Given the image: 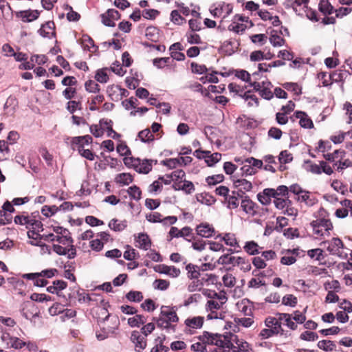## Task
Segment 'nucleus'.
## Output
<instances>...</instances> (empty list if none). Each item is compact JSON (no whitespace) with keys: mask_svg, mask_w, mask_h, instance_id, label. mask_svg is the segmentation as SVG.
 I'll use <instances>...</instances> for the list:
<instances>
[{"mask_svg":"<svg viewBox=\"0 0 352 352\" xmlns=\"http://www.w3.org/2000/svg\"><path fill=\"white\" fill-rule=\"evenodd\" d=\"M314 233L318 236H323L324 233L329 235V230L333 229V225L329 219L320 218L311 222Z\"/></svg>","mask_w":352,"mask_h":352,"instance_id":"obj_1","label":"nucleus"},{"mask_svg":"<svg viewBox=\"0 0 352 352\" xmlns=\"http://www.w3.org/2000/svg\"><path fill=\"white\" fill-rule=\"evenodd\" d=\"M232 8L231 4L221 2L217 5H212L210 8V12L214 18L219 17L223 12H226V14L223 16V19H226L232 13Z\"/></svg>","mask_w":352,"mask_h":352,"instance_id":"obj_2","label":"nucleus"},{"mask_svg":"<svg viewBox=\"0 0 352 352\" xmlns=\"http://www.w3.org/2000/svg\"><path fill=\"white\" fill-rule=\"evenodd\" d=\"M323 244L330 254L342 256L341 250L344 248V244L340 238H333L330 241L323 242Z\"/></svg>","mask_w":352,"mask_h":352,"instance_id":"obj_3","label":"nucleus"},{"mask_svg":"<svg viewBox=\"0 0 352 352\" xmlns=\"http://www.w3.org/2000/svg\"><path fill=\"white\" fill-rule=\"evenodd\" d=\"M93 138L89 135L74 137L71 140L72 148L73 150H77L80 153L81 150L85 149V146L91 144Z\"/></svg>","mask_w":352,"mask_h":352,"instance_id":"obj_4","label":"nucleus"},{"mask_svg":"<svg viewBox=\"0 0 352 352\" xmlns=\"http://www.w3.org/2000/svg\"><path fill=\"white\" fill-rule=\"evenodd\" d=\"M120 16L119 12L115 9H109L105 13L100 14L102 23L108 27H115L114 21L120 19Z\"/></svg>","mask_w":352,"mask_h":352,"instance_id":"obj_5","label":"nucleus"},{"mask_svg":"<svg viewBox=\"0 0 352 352\" xmlns=\"http://www.w3.org/2000/svg\"><path fill=\"white\" fill-rule=\"evenodd\" d=\"M68 248L63 247L58 244L53 245V250L58 255L67 256V258L72 259L76 256V249L73 243H67Z\"/></svg>","mask_w":352,"mask_h":352,"instance_id":"obj_6","label":"nucleus"},{"mask_svg":"<svg viewBox=\"0 0 352 352\" xmlns=\"http://www.w3.org/2000/svg\"><path fill=\"white\" fill-rule=\"evenodd\" d=\"M53 230L56 234H61V236L56 237V241L65 245L67 243H74V240L71 236V233L67 229L61 226H54L53 227Z\"/></svg>","mask_w":352,"mask_h":352,"instance_id":"obj_7","label":"nucleus"},{"mask_svg":"<svg viewBox=\"0 0 352 352\" xmlns=\"http://www.w3.org/2000/svg\"><path fill=\"white\" fill-rule=\"evenodd\" d=\"M131 340L134 343L135 350L138 352H140L146 346V337L142 336L138 331H133L131 333Z\"/></svg>","mask_w":352,"mask_h":352,"instance_id":"obj_8","label":"nucleus"},{"mask_svg":"<svg viewBox=\"0 0 352 352\" xmlns=\"http://www.w3.org/2000/svg\"><path fill=\"white\" fill-rule=\"evenodd\" d=\"M275 193L274 188H265L257 194V199L262 205L267 206L270 204L272 198H275Z\"/></svg>","mask_w":352,"mask_h":352,"instance_id":"obj_9","label":"nucleus"},{"mask_svg":"<svg viewBox=\"0 0 352 352\" xmlns=\"http://www.w3.org/2000/svg\"><path fill=\"white\" fill-rule=\"evenodd\" d=\"M294 117L300 119L299 124L301 127L305 129H311L314 127L312 120L308 117L305 112L296 111L293 116L290 118L292 121H294Z\"/></svg>","mask_w":352,"mask_h":352,"instance_id":"obj_10","label":"nucleus"},{"mask_svg":"<svg viewBox=\"0 0 352 352\" xmlns=\"http://www.w3.org/2000/svg\"><path fill=\"white\" fill-rule=\"evenodd\" d=\"M157 162V160L138 159L137 165H135V170L139 173L148 174L152 170L153 163L155 164Z\"/></svg>","mask_w":352,"mask_h":352,"instance_id":"obj_11","label":"nucleus"},{"mask_svg":"<svg viewBox=\"0 0 352 352\" xmlns=\"http://www.w3.org/2000/svg\"><path fill=\"white\" fill-rule=\"evenodd\" d=\"M241 206L246 214L252 216L256 214V209L258 207L248 196H245L243 199H242Z\"/></svg>","mask_w":352,"mask_h":352,"instance_id":"obj_12","label":"nucleus"},{"mask_svg":"<svg viewBox=\"0 0 352 352\" xmlns=\"http://www.w3.org/2000/svg\"><path fill=\"white\" fill-rule=\"evenodd\" d=\"M36 307L32 302H26L23 304L21 309V315L27 320H31L32 318L37 317L38 313L36 311Z\"/></svg>","mask_w":352,"mask_h":352,"instance_id":"obj_13","label":"nucleus"},{"mask_svg":"<svg viewBox=\"0 0 352 352\" xmlns=\"http://www.w3.org/2000/svg\"><path fill=\"white\" fill-rule=\"evenodd\" d=\"M40 12L37 10H23L15 12L17 18H21L23 22H31L38 18Z\"/></svg>","mask_w":352,"mask_h":352,"instance_id":"obj_14","label":"nucleus"},{"mask_svg":"<svg viewBox=\"0 0 352 352\" xmlns=\"http://www.w3.org/2000/svg\"><path fill=\"white\" fill-rule=\"evenodd\" d=\"M196 232L198 235L204 238H210L214 234V228L208 223H201L196 227Z\"/></svg>","mask_w":352,"mask_h":352,"instance_id":"obj_15","label":"nucleus"},{"mask_svg":"<svg viewBox=\"0 0 352 352\" xmlns=\"http://www.w3.org/2000/svg\"><path fill=\"white\" fill-rule=\"evenodd\" d=\"M54 29V23L53 21H47L41 25V28L38 30V32L43 38H50V34L52 37H56Z\"/></svg>","mask_w":352,"mask_h":352,"instance_id":"obj_16","label":"nucleus"},{"mask_svg":"<svg viewBox=\"0 0 352 352\" xmlns=\"http://www.w3.org/2000/svg\"><path fill=\"white\" fill-rule=\"evenodd\" d=\"M244 262V258L238 256H230L229 254H226L219 257L218 263L221 265L232 264L234 265H239V263Z\"/></svg>","mask_w":352,"mask_h":352,"instance_id":"obj_17","label":"nucleus"},{"mask_svg":"<svg viewBox=\"0 0 352 352\" xmlns=\"http://www.w3.org/2000/svg\"><path fill=\"white\" fill-rule=\"evenodd\" d=\"M135 240L138 243L136 246L144 250H148L151 245V241L146 233H140Z\"/></svg>","mask_w":352,"mask_h":352,"instance_id":"obj_18","label":"nucleus"},{"mask_svg":"<svg viewBox=\"0 0 352 352\" xmlns=\"http://www.w3.org/2000/svg\"><path fill=\"white\" fill-rule=\"evenodd\" d=\"M159 270L155 268L156 272L161 274H167L171 277L177 278L180 274V270L175 267V266H168L166 265H161L158 266Z\"/></svg>","mask_w":352,"mask_h":352,"instance_id":"obj_19","label":"nucleus"},{"mask_svg":"<svg viewBox=\"0 0 352 352\" xmlns=\"http://www.w3.org/2000/svg\"><path fill=\"white\" fill-rule=\"evenodd\" d=\"M202 294L207 298H210V300L217 299L218 300L223 301H227L228 300L226 294L224 292L217 293L214 290L204 289L202 290Z\"/></svg>","mask_w":352,"mask_h":352,"instance_id":"obj_20","label":"nucleus"},{"mask_svg":"<svg viewBox=\"0 0 352 352\" xmlns=\"http://www.w3.org/2000/svg\"><path fill=\"white\" fill-rule=\"evenodd\" d=\"M239 310L246 316H251L253 314V306L251 302L247 299L242 300L237 303Z\"/></svg>","mask_w":352,"mask_h":352,"instance_id":"obj_21","label":"nucleus"},{"mask_svg":"<svg viewBox=\"0 0 352 352\" xmlns=\"http://www.w3.org/2000/svg\"><path fill=\"white\" fill-rule=\"evenodd\" d=\"M210 344L215 345L216 348L224 349L225 351H227V348L232 347V341L228 340L226 337L222 339L221 335L217 333V338L211 341Z\"/></svg>","mask_w":352,"mask_h":352,"instance_id":"obj_22","label":"nucleus"},{"mask_svg":"<svg viewBox=\"0 0 352 352\" xmlns=\"http://www.w3.org/2000/svg\"><path fill=\"white\" fill-rule=\"evenodd\" d=\"M265 324L267 327L272 329L276 328V331L280 333V335H283V329L281 327V322L276 319L275 317L269 316L265 320Z\"/></svg>","mask_w":352,"mask_h":352,"instance_id":"obj_23","label":"nucleus"},{"mask_svg":"<svg viewBox=\"0 0 352 352\" xmlns=\"http://www.w3.org/2000/svg\"><path fill=\"white\" fill-rule=\"evenodd\" d=\"M233 185L235 188H241L245 192H249L252 189V184L245 179H232Z\"/></svg>","mask_w":352,"mask_h":352,"instance_id":"obj_24","label":"nucleus"},{"mask_svg":"<svg viewBox=\"0 0 352 352\" xmlns=\"http://www.w3.org/2000/svg\"><path fill=\"white\" fill-rule=\"evenodd\" d=\"M160 316L163 318H166L172 322H177L179 320V318L176 312L171 310L168 307H162Z\"/></svg>","mask_w":352,"mask_h":352,"instance_id":"obj_25","label":"nucleus"},{"mask_svg":"<svg viewBox=\"0 0 352 352\" xmlns=\"http://www.w3.org/2000/svg\"><path fill=\"white\" fill-rule=\"evenodd\" d=\"M109 228L115 232H121L127 227L126 220L119 221L117 219H112L108 224Z\"/></svg>","mask_w":352,"mask_h":352,"instance_id":"obj_26","label":"nucleus"},{"mask_svg":"<svg viewBox=\"0 0 352 352\" xmlns=\"http://www.w3.org/2000/svg\"><path fill=\"white\" fill-rule=\"evenodd\" d=\"M302 195H300L297 197V201L305 202L308 206H312L317 203L318 200L315 197L310 195V192L304 190Z\"/></svg>","mask_w":352,"mask_h":352,"instance_id":"obj_27","label":"nucleus"},{"mask_svg":"<svg viewBox=\"0 0 352 352\" xmlns=\"http://www.w3.org/2000/svg\"><path fill=\"white\" fill-rule=\"evenodd\" d=\"M184 323L187 327L200 329L202 327L204 324V317L197 316L192 318H187Z\"/></svg>","mask_w":352,"mask_h":352,"instance_id":"obj_28","label":"nucleus"},{"mask_svg":"<svg viewBox=\"0 0 352 352\" xmlns=\"http://www.w3.org/2000/svg\"><path fill=\"white\" fill-rule=\"evenodd\" d=\"M244 250L250 255H256L260 253V250L263 248L260 247L257 243L254 241H248L245 243Z\"/></svg>","mask_w":352,"mask_h":352,"instance_id":"obj_29","label":"nucleus"},{"mask_svg":"<svg viewBox=\"0 0 352 352\" xmlns=\"http://www.w3.org/2000/svg\"><path fill=\"white\" fill-rule=\"evenodd\" d=\"M156 321L157 327L161 329H165L166 330H172L173 332L175 331V325L171 324L170 321L167 320L166 318L160 316L158 318H153Z\"/></svg>","mask_w":352,"mask_h":352,"instance_id":"obj_30","label":"nucleus"},{"mask_svg":"<svg viewBox=\"0 0 352 352\" xmlns=\"http://www.w3.org/2000/svg\"><path fill=\"white\" fill-rule=\"evenodd\" d=\"M318 10L324 15L331 14L336 10L329 0H320Z\"/></svg>","mask_w":352,"mask_h":352,"instance_id":"obj_31","label":"nucleus"},{"mask_svg":"<svg viewBox=\"0 0 352 352\" xmlns=\"http://www.w3.org/2000/svg\"><path fill=\"white\" fill-rule=\"evenodd\" d=\"M204 157H205V162L208 166H212L221 160V155L219 153L210 154V151H206Z\"/></svg>","mask_w":352,"mask_h":352,"instance_id":"obj_32","label":"nucleus"},{"mask_svg":"<svg viewBox=\"0 0 352 352\" xmlns=\"http://www.w3.org/2000/svg\"><path fill=\"white\" fill-rule=\"evenodd\" d=\"M188 277L190 279H198L200 276V268L196 265L189 263L186 266Z\"/></svg>","mask_w":352,"mask_h":352,"instance_id":"obj_33","label":"nucleus"},{"mask_svg":"<svg viewBox=\"0 0 352 352\" xmlns=\"http://www.w3.org/2000/svg\"><path fill=\"white\" fill-rule=\"evenodd\" d=\"M303 167L307 171L314 174L320 175L322 173L320 165L313 164L309 160H305Z\"/></svg>","mask_w":352,"mask_h":352,"instance_id":"obj_34","label":"nucleus"},{"mask_svg":"<svg viewBox=\"0 0 352 352\" xmlns=\"http://www.w3.org/2000/svg\"><path fill=\"white\" fill-rule=\"evenodd\" d=\"M146 322V318L143 315L136 314L134 317L128 319V324L131 327H139L140 324H144Z\"/></svg>","mask_w":352,"mask_h":352,"instance_id":"obj_35","label":"nucleus"},{"mask_svg":"<svg viewBox=\"0 0 352 352\" xmlns=\"http://www.w3.org/2000/svg\"><path fill=\"white\" fill-rule=\"evenodd\" d=\"M119 89V85H111L107 87V93L111 100L118 101L120 100L118 95Z\"/></svg>","mask_w":352,"mask_h":352,"instance_id":"obj_36","label":"nucleus"},{"mask_svg":"<svg viewBox=\"0 0 352 352\" xmlns=\"http://www.w3.org/2000/svg\"><path fill=\"white\" fill-rule=\"evenodd\" d=\"M318 347L324 351H333L336 348V344L331 340H322L318 342Z\"/></svg>","mask_w":352,"mask_h":352,"instance_id":"obj_37","label":"nucleus"},{"mask_svg":"<svg viewBox=\"0 0 352 352\" xmlns=\"http://www.w3.org/2000/svg\"><path fill=\"white\" fill-rule=\"evenodd\" d=\"M270 42L274 47H280L285 44V40L278 36L276 30H272L270 37Z\"/></svg>","mask_w":352,"mask_h":352,"instance_id":"obj_38","label":"nucleus"},{"mask_svg":"<svg viewBox=\"0 0 352 352\" xmlns=\"http://www.w3.org/2000/svg\"><path fill=\"white\" fill-rule=\"evenodd\" d=\"M138 138L142 142L149 143L154 140V135L151 132L150 129H145L138 133Z\"/></svg>","mask_w":352,"mask_h":352,"instance_id":"obj_39","label":"nucleus"},{"mask_svg":"<svg viewBox=\"0 0 352 352\" xmlns=\"http://www.w3.org/2000/svg\"><path fill=\"white\" fill-rule=\"evenodd\" d=\"M349 75V72L346 70H337L335 71L330 77L333 81L336 82H344V80Z\"/></svg>","mask_w":352,"mask_h":352,"instance_id":"obj_40","label":"nucleus"},{"mask_svg":"<svg viewBox=\"0 0 352 352\" xmlns=\"http://www.w3.org/2000/svg\"><path fill=\"white\" fill-rule=\"evenodd\" d=\"M226 201L228 203V208L230 209H235L238 208L239 205V201L238 197L236 196V192L232 191V195H229L226 197Z\"/></svg>","mask_w":352,"mask_h":352,"instance_id":"obj_41","label":"nucleus"},{"mask_svg":"<svg viewBox=\"0 0 352 352\" xmlns=\"http://www.w3.org/2000/svg\"><path fill=\"white\" fill-rule=\"evenodd\" d=\"M274 204L277 209L283 210L288 205H292V201L289 199L288 197L285 199L276 197V198L274 199Z\"/></svg>","mask_w":352,"mask_h":352,"instance_id":"obj_42","label":"nucleus"},{"mask_svg":"<svg viewBox=\"0 0 352 352\" xmlns=\"http://www.w3.org/2000/svg\"><path fill=\"white\" fill-rule=\"evenodd\" d=\"M197 199L199 202L210 206L215 202V199L208 193H201L197 195Z\"/></svg>","mask_w":352,"mask_h":352,"instance_id":"obj_43","label":"nucleus"},{"mask_svg":"<svg viewBox=\"0 0 352 352\" xmlns=\"http://www.w3.org/2000/svg\"><path fill=\"white\" fill-rule=\"evenodd\" d=\"M133 177L129 173H120L116 177V182L122 185H128L133 182Z\"/></svg>","mask_w":352,"mask_h":352,"instance_id":"obj_44","label":"nucleus"},{"mask_svg":"<svg viewBox=\"0 0 352 352\" xmlns=\"http://www.w3.org/2000/svg\"><path fill=\"white\" fill-rule=\"evenodd\" d=\"M222 241H223L227 245H229L230 247L239 248V243L234 234H225L224 236L222 237Z\"/></svg>","mask_w":352,"mask_h":352,"instance_id":"obj_45","label":"nucleus"},{"mask_svg":"<svg viewBox=\"0 0 352 352\" xmlns=\"http://www.w3.org/2000/svg\"><path fill=\"white\" fill-rule=\"evenodd\" d=\"M226 301L218 300L217 299L209 300L207 302L206 309L207 311H212L214 309H219L221 308Z\"/></svg>","mask_w":352,"mask_h":352,"instance_id":"obj_46","label":"nucleus"},{"mask_svg":"<svg viewBox=\"0 0 352 352\" xmlns=\"http://www.w3.org/2000/svg\"><path fill=\"white\" fill-rule=\"evenodd\" d=\"M127 192L129 197L133 199L138 201L141 199L142 191L140 188L135 185L129 187L127 190Z\"/></svg>","mask_w":352,"mask_h":352,"instance_id":"obj_47","label":"nucleus"},{"mask_svg":"<svg viewBox=\"0 0 352 352\" xmlns=\"http://www.w3.org/2000/svg\"><path fill=\"white\" fill-rule=\"evenodd\" d=\"M188 241H191L193 240L194 241L192 243V247L194 250L197 251H202L205 249L206 242L202 239H196L194 236H192L191 239H186Z\"/></svg>","mask_w":352,"mask_h":352,"instance_id":"obj_48","label":"nucleus"},{"mask_svg":"<svg viewBox=\"0 0 352 352\" xmlns=\"http://www.w3.org/2000/svg\"><path fill=\"white\" fill-rule=\"evenodd\" d=\"M126 298L129 301L139 302L142 300L143 295L141 292L131 290L126 294Z\"/></svg>","mask_w":352,"mask_h":352,"instance_id":"obj_49","label":"nucleus"},{"mask_svg":"<svg viewBox=\"0 0 352 352\" xmlns=\"http://www.w3.org/2000/svg\"><path fill=\"white\" fill-rule=\"evenodd\" d=\"M159 30L155 27H148L146 30V36L148 39L156 42L158 39Z\"/></svg>","mask_w":352,"mask_h":352,"instance_id":"obj_50","label":"nucleus"},{"mask_svg":"<svg viewBox=\"0 0 352 352\" xmlns=\"http://www.w3.org/2000/svg\"><path fill=\"white\" fill-rule=\"evenodd\" d=\"M32 219H30L28 216L16 215L14 221L16 224L25 225L26 228H30Z\"/></svg>","mask_w":352,"mask_h":352,"instance_id":"obj_51","label":"nucleus"},{"mask_svg":"<svg viewBox=\"0 0 352 352\" xmlns=\"http://www.w3.org/2000/svg\"><path fill=\"white\" fill-rule=\"evenodd\" d=\"M116 328H105L102 329L101 332H96V338L98 340H104L109 336V334L115 333Z\"/></svg>","mask_w":352,"mask_h":352,"instance_id":"obj_52","label":"nucleus"},{"mask_svg":"<svg viewBox=\"0 0 352 352\" xmlns=\"http://www.w3.org/2000/svg\"><path fill=\"white\" fill-rule=\"evenodd\" d=\"M85 87L86 91L90 93H98L100 91L99 85L92 80L86 81Z\"/></svg>","mask_w":352,"mask_h":352,"instance_id":"obj_53","label":"nucleus"},{"mask_svg":"<svg viewBox=\"0 0 352 352\" xmlns=\"http://www.w3.org/2000/svg\"><path fill=\"white\" fill-rule=\"evenodd\" d=\"M297 298L292 294H287L283 296L282 303L284 305L294 307L297 304Z\"/></svg>","mask_w":352,"mask_h":352,"instance_id":"obj_54","label":"nucleus"},{"mask_svg":"<svg viewBox=\"0 0 352 352\" xmlns=\"http://www.w3.org/2000/svg\"><path fill=\"white\" fill-rule=\"evenodd\" d=\"M224 176L222 174L208 176L206 178V182L209 186H214L223 181Z\"/></svg>","mask_w":352,"mask_h":352,"instance_id":"obj_55","label":"nucleus"},{"mask_svg":"<svg viewBox=\"0 0 352 352\" xmlns=\"http://www.w3.org/2000/svg\"><path fill=\"white\" fill-rule=\"evenodd\" d=\"M106 68L100 69L96 71L95 78L96 80L100 83H105L108 81L109 77L106 72Z\"/></svg>","mask_w":352,"mask_h":352,"instance_id":"obj_56","label":"nucleus"},{"mask_svg":"<svg viewBox=\"0 0 352 352\" xmlns=\"http://www.w3.org/2000/svg\"><path fill=\"white\" fill-rule=\"evenodd\" d=\"M293 160L292 155L287 150L282 151L278 156V161L280 164H287Z\"/></svg>","mask_w":352,"mask_h":352,"instance_id":"obj_57","label":"nucleus"},{"mask_svg":"<svg viewBox=\"0 0 352 352\" xmlns=\"http://www.w3.org/2000/svg\"><path fill=\"white\" fill-rule=\"evenodd\" d=\"M222 280L224 286L227 287H232L236 283V278L232 274L228 273L223 276Z\"/></svg>","mask_w":352,"mask_h":352,"instance_id":"obj_58","label":"nucleus"},{"mask_svg":"<svg viewBox=\"0 0 352 352\" xmlns=\"http://www.w3.org/2000/svg\"><path fill=\"white\" fill-rule=\"evenodd\" d=\"M318 338V336L314 331H306L300 336V339L305 341H315Z\"/></svg>","mask_w":352,"mask_h":352,"instance_id":"obj_59","label":"nucleus"},{"mask_svg":"<svg viewBox=\"0 0 352 352\" xmlns=\"http://www.w3.org/2000/svg\"><path fill=\"white\" fill-rule=\"evenodd\" d=\"M278 334H280V333L276 331V328L270 329L267 327V329H263L261 331L259 336L261 338V339H267L273 336L274 335Z\"/></svg>","mask_w":352,"mask_h":352,"instance_id":"obj_60","label":"nucleus"},{"mask_svg":"<svg viewBox=\"0 0 352 352\" xmlns=\"http://www.w3.org/2000/svg\"><path fill=\"white\" fill-rule=\"evenodd\" d=\"M283 87L288 91L294 92L295 94L299 96L302 94L301 88L297 83L295 82H285L283 85Z\"/></svg>","mask_w":352,"mask_h":352,"instance_id":"obj_61","label":"nucleus"},{"mask_svg":"<svg viewBox=\"0 0 352 352\" xmlns=\"http://www.w3.org/2000/svg\"><path fill=\"white\" fill-rule=\"evenodd\" d=\"M192 72L195 74H203L208 72V68L205 65H199L195 62L190 64Z\"/></svg>","mask_w":352,"mask_h":352,"instance_id":"obj_62","label":"nucleus"},{"mask_svg":"<svg viewBox=\"0 0 352 352\" xmlns=\"http://www.w3.org/2000/svg\"><path fill=\"white\" fill-rule=\"evenodd\" d=\"M58 211V208L56 206H44L41 209V213L46 217L54 215Z\"/></svg>","mask_w":352,"mask_h":352,"instance_id":"obj_63","label":"nucleus"},{"mask_svg":"<svg viewBox=\"0 0 352 352\" xmlns=\"http://www.w3.org/2000/svg\"><path fill=\"white\" fill-rule=\"evenodd\" d=\"M331 187L338 192L344 195L347 192L346 185L343 184L340 181L333 180L331 183Z\"/></svg>","mask_w":352,"mask_h":352,"instance_id":"obj_64","label":"nucleus"}]
</instances>
